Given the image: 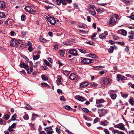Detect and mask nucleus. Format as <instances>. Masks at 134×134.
I'll list each match as a JSON object with an SVG mask.
<instances>
[{
  "instance_id": "603ef678",
  "label": "nucleus",
  "mask_w": 134,
  "mask_h": 134,
  "mask_svg": "<svg viewBox=\"0 0 134 134\" xmlns=\"http://www.w3.org/2000/svg\"><path fill=\"white\" fill-rule=\"evenodd\" d=\"M99 119V118H96L94 120V123H96L98 121Z\"/></svg>"
},
{
  "instance_id": "58836bf2",
  "label": "nucleus",
  "mask_w": 134,
  "mask_h": 134,
  "mask_svg": "<svg viewBox=\"0 0 134 134\" xmlns=\"http://www.w3.org/2000/svg\"><path fill=\"white\" fill-rule=\"evenodd\" d=\"M13 129V128L9 126L8 129V130L9 131L13 132L15 131V130Z\"/></svg>"
},
{
  "instance_id": "bb28decb",
  "label": "nucleus",
  "mask_w": 134,
  "mask_h": 134,
  "mask_svg": "<svg viewBox=\"0 0 134 134\" xmlns=\"http://www.w3.org/2000/svg\"><path fill=\"white\" fill-rule=\"evenodd\" d=\"M114 48H113V46L111 47L108 49V51L109 53H112L113 52Z\"/></svg>"
},
{
  "instance_id": "39448f33",
  "label": "nucleus",
  "mask_w": 134,
  "mask_h": 134,
  "mask_svg": "<svg viewBox=\"0 0 134 134\" xmlns=\"http://www.w3.org/2000/svg\"><path fill=\"white\" fill-rule=\"evenodd\" d=\"M44 130L47 132V134H52L54 132L51 126L44 128Z\"/></svg>"
},
{
  "instance_id": "09e8293b",
  "label": "nucleus",
  "mask_w": 134,
  "mask_h": 134,
  "mask_svg": "<svg viewBox=\"0 0 134 134\" xmlns=\"http://www.w3.org/2000/svg\"><path fill=\"white\" fill-rule=\"evenodd\" d=\"M9 118V116L8 115H6L4 116V119L6 120H8Z\"/></svg>"
},
{
  "instance_id": "49530a36",
  "label": "nucleus",
  "mask_w": 134,
  "mask_h": 134,
  "mask_svg": "<svg viewBox=\"0 0 134 134\" xmlns=\"http://www.w3.org/2000/svg\"><path fill=\"white\" fill-rule=\"evenodd\" d=\"M122 1H123L125 3H130V1L131 0H121Z\"/></svg>"
},
{
  "instance_id": "a211bd4d",
  "label": "nucleus",
  "mask_w": 134,
  "mask_h": 134,
  "mask_svg": "<svg viewBox=\"0 0 134 134\" xmlns=\"http://www.w3.org/2000/svg\"><path fill=\"white\" fill-rule=\"evenodd\" d=\"M88 85V83L87 82H84L80 84V86L81 87H85Z\"/></svg>"
},
{
  "instance_id": "5701e85b",
  "label": "nucleus",
  "mask_w": 134,
  "mask_h": 134,
  "mask_svg": "<svg viewBox=\"0 0 134 134\" xmlns=\"http://www.w3.org/2000/svg\"><path fill=\"white\" fill-rule=\"evenodd\" d=\"M76 99H77L81 101H83L84 100V98L81 96H78L76 97Z\"/></svg>"
},
{
  "instance_id": "e433bc0d",
  "label": "nucleus",
  "mask_w": 134,
  "mask_h": 134,
  "mask_svg": "<svg viewBox=\"0 0 134 134\" xmlns=\"http://www.w3.org/2000/svg\"><path fill=\"white\" fill-rule=\"evenodd\" d=\"M16 118V114L13 115L12 117V120L14 121L15 120Z\"/></svg>"
},
{
  "instance_id": "ddd939ff",
  "label": "nucleus",
  "mask_w": 134,
  "mask_h": 134,
  "mask_svg": "<svg viewBox=\"0 0 134 134\" xmlns=\"http://www.w3.org/2000/svg\"><path fill=\"white\" fill-rule=\"evenodd\" d=\"M96 10L99 14L102 13L105 10V9L102 8H97L96 9Z\"/></svg>"
},
{
  "instance_id": "864d4df0",
  "label": "nucleus",
  "mask_w": 134,
  "mask_h": 134,
  "mask_svg": "<svg viewBox=\"0 0 134 134\" xmlns=\"http://www.w3.org/2000/svg\"><path fill=\"white\" fill-rule=\"evenodd\" d=\"M10 126L13 129L15 128L16 127V124L15 123H14Z\"/></svg>"
},
{
  "instance_id": "e2e57ef3",
  "label": "nucleus",
  "mask_w": 134,
  "mask_h": 134,
  "mask_svg": "<svg viewBox=\"0 0 134 134\" xmlns=\"http://www.w3.org/2000/svg\"><path fill=\"white\" fill-rule=\"evenodd\" d=\"M39 58L36 55L33 57V59L34 60H37Z\"/></svg>"
},
{
  "instance_id": "9d476101",
  "label": "nucleus",
  "mask_w": 134,
  "mask_h": 134,
  "mask_svg": "<svg viewBox=\"0 0 134 134\" xmlns=\"http://www.w3.org/2000/svg\"><path fill=\"white\" fill-rule=\"evenodd\" d=\"M92 60L89 59H85L82 61V62L83 64H88L92 62Z\"/></svg>"
},
{
  "instance_id": "f3484780",
  "label": "nucleus",
  "mask_w": 134,
  "mask_h": 134,
  "mask_svg": "<svg viewBox=\"0 0 134 134\" xmlns=\"http://www.w3.org/2000/svg\"><path fill=\"white\" fill-rule=\"evenodd\" d=\"M12 23V20L10 19H8L5 21V24L7 25H10Z\"/></svg>"
},
{
  "instance_id": "f03ea898",
  "label": "nucleus",
  "mask_w": 134,
  "mask_h": 134,
  "mask_svg": "<svg viewBox=\"0 0 134 134\" xmlns=\"http://www.w3.org/2000/svg\"><path fill=\"white\" fill-rule=\"evenodd\" d=\"M46 18L48 21L52 25H54L56 23V20L55 18L52 16L48 15L46 16Z\"/></svg>"
},
{
  "instance_id": "0eeeda50",
  "label": "nucleus",
  "mask_w": 134,
  "mask_h": 134,
  "mask_svg": "<svg viewBox=\"0 0 134 134\" xmlns=\"http://www.w3.org/2000/svg\"><path fill=\"white\" fill-rule=\"evenodd\" d=\"M6 7L5 2L3 1H0V9L4 10Z\"/></svg>"
},
{
  "instance_id": "13d9d810",
  "label": "nucleus",
  "mask_w": 134,
  "mask_h": 134,
  "mask_svg": "<svg viewBox=\"0 0 134 134\" xmlns=\"http://www.w3.org/2000/svg\"><path fill=\"white\" fill-rule=\"evenodd\" d=\"M65 109L67 110H69L70 109L71 107L68 105H66L65 106Z\"/></svg>"
},
{
  "instance_id": "774afa93",
  "label": "nucleus",
  "mask_w": 134,
  "mask_h": 134,
  "mask_svg": "<svg viewBox=\"0 0 134 134\" xmlns=\"http://www.w3.org/2000/svg\"><path fill=\"white\" fill-rule=\"evenodd\" d=\"M116 43H118V44H120L121 45H124V43L122 42H117Z\"/></svg>"
},
{
  "instance_id": "aec40b11",
  "label": "nucleus",
  "mask_w": 134,
  "mask_h": 134,
  "mask_svg": "<svg viewBox=\"0 0 134 134\" xmlns=\"http://www.w3.org/2000/svg\"><path fill=\"white\" fill-rule=\"evenodd\" d=\"M24 9L26 12L30 13L31 8L30 7L26 6L24 8Z\"/></svg>"
},
{
  "instance_id": "c9c22d12",
  "label": "nucleus",
  "mask_w": 134,
  "mask_h": 134,
  "mask_svg": "<svg viewBox=\"0 0 134 134\" xmlns=\"http://www.w3.org/2000/svg\"><path fill=\"white\" fill-rule=\"evenodd\" d=\"M121 96L125 98H126L128 96V95L127 94H122L121 93Z\"/></svg>"
},
{
  "instance_id": "f8f14e48",
  "label": "nucleus",
  "mask_w": 134,
  "mask_h": 134,
  "mask_svg": "<svg viewBox=\"0 0 134 134\" xmlns=\"http://www.w3.org/2000/svg\"><path fill=\"white\" fill-rule=\"evenodd\" d=\"M68 52L75 56L77 55V52L75 49L70 50Z\"/></svg>"
},
{
  "instance_id": "c85d7f7f",
  "label": "nucleus",
  "mask_w": 134,
  "mask_h": 134,
  "mask_svg": "<svg viewBox=\"0 0 134 134\" xmlns=\"http://www.w3.org/2000/svg\"><path fill=\"white\" fill-rule=\"evenodd\" d=\"M5 14L3 13L0 12V17L1 18H5Z\"/></svg>"
},
{
  "instance_id": "6e6d98bb",
  "label": "nucleus",
  "mask_w": 134,
  "mask_h": 134,
  "mask_svg": "<svg viewBox=\"0 0 134 134\" xmlns=\"http://www.w3.org/2000/svg\"><path fill=\"white\" fill-rule=\"evenodd\" d=\"M104 131L106 134H109V131L107 129H105Z\"/></svg>"
},
{
  "instance_id": "ea45409f",
  "label": "nucleus",
  "mask_w": 134,
  "mask_h": 134,
  "mask_svg": "<svg viewBox=\"0 0 134 134\" xmlns=\"http://www.w3.org/2000/svg\"><path fill=\"white\" fill-rule=\"evenodd\" d=\"M129 103L131 105H132L134 103L133 100L131 99H129Z\"/></svg>"
},
{
  "instance_id": "4468645a",
  "label": "nucleus",
  "mask_w": 134,
  "mask_h": 134,
  "mask_svg": "<svg viewBox=\"0 0 134 134\" xmlns=\"http://www.w3.org/2000/svg\"><path fill=\"white\" fill-rule=\"evenodd\" d=\"M108 34V33L106 31L104 33H103L99 35V37L100 38L103 39L105 38Z\"/></svg>"
},
{
  "instance_id": "338daca9",
  "label": "nucleus",
  "mask_w": 134,
  "mask_h": 134,
  "mask_svg": "<svg viewBox=\"0 0 134 134\" xmlns=\"http://www.w3.org/2000/svg\"><path fill=\"white\" fill-rule=\"evenodd\" d=\"M57 91L59 94H60V93H62V91L61 90L59 89H58L57 90Z\"/></svg>"
},
{
  "instance_id": "de8ad7c7",
  "label": "nucleus",
  "mask_w": 134,
  "mask_h": 134,
  "mask_svg": "<svg viewBox=\"0 0 134 134\" xmlns=\"http://www.w3.org/2000/svg\"><path fill=\"white\" fill-rule=\"evenodd\" d=\"M36 11L35 10H34L31 8V11L30 13L31 14H34L36 13Z\"/></svg>"
},
{
  "instance_id": "680f3d73",
  "label": "nucleus",
  "mask_w": 134,
  "mask_h": 134,
  "mask_svg": "<svg viewBox=\"0 0 134 134\" xmlns=\"http://www.w3.org/2000/svg\"><path fill=\"white\" fill-rule=\"evenodd\" d=\"M44 63L47 66H49L50 65V63L47 60L44 61Z\"/></svg>"
},
{
  "instance_id": "cd10ccee",
  "label": "nucleus",
  "mask_w": 134,
  "mask_h": 134,
  "mask_svg": "<svg viewBox=\"0 0 134 134\" xmlns=\"http://www.w3.org/2000/svg\"><path fill=\"white\" fill-rule=\"evenodd\" d=\"M40 40L42 42H46L47 41L46 40L41 36L40 37Z\"/></svg>"
},
{
  "instance_id": "0e129e2a",
  "label": "nucleus",
  "mask_w": 134,
  "mask_h": 134,
  "mask_svg": "<svg viewBox=\"0 0 134 134\" xmlns=\"http://www.w3.org/2000/svg\"><path fill=\"white\" fill-rule=\"evenodd\" d=\"M23 58L25 59V60L26 61L27 63L29 62V60L26 56H24V57H23Z\"/></svg>"
},
{
  "instance_id": "2f4dec72",
  "label": "nucleus",
  "mask_w": 134,
  "mask_h": 134,
  "mask_svg": "<svg viewBox=\"0 0 134 134\" xmlns=\"http://www.w3.org/2000/svg\"><path fill=\"white\" fill-rule=\"evenodd\" d=\"M29 125L30 126L31 128L32 129L35 130V127L34 124L31 123Z\"/></svg>"
},
{
  "instance_id": "bf43d9fd",
  "label": "nucleus",
  "mask_w": 134,
  "mask_h": 134,
  "mask_svg": "<svg viewBox=\"0 0 134 134\" xmlns=\"http://www.w3.org/2000/svg\"><path fill=\"white\" fill-rule=\"evenodd\" d=\"M90 7L92 9L91 10H94V8H95V7L93 5H90Z\"/></svg>"
},
{
  "instance_id": "473e14b6",
  "label": "nucleus",
  "mask_w": 134,
  "mask_h": 134,
  "mask_svg": "<svg viewBox=\"0 0 134 134\" xmlns=\"http://www.w3.org/2000/svg\"><path fill=\"white\" fill-rule=\"evenodd\" d=\"M23 117L24 119L26 120H27L29 119V116L27 114H25V115L23 116Z\"/></svg>"
},
{
  "instance_id": "a878e982",
  "label": "nucleus",
  "mask_w": 134,
  "mask_h": 134,
  "mask_svg": "<svg viewBox=\"0 0 134 134\" xmlns=\"http://www.w3.org/2000/svg\"><path fill=\"white\" fill-rule=\"evenodd\" d=\"M41 77L42 80L44 81L47 80L48 79V77L44 75H42Z\"/></svg>"
},
{
  "instance_id": "4d7b16f0",
  "label": "nucleus",
  "mask_w": 134,
  "mask_h": 134,
  "mask_svg": "<svg viewBox=\"0 0 134 134\" xmlns=\"http://www.w3.org/2000/svg\"><path fill=\"white\" fill-rule=\"evenodd\" d=\"M34 48L31 47H29L28 48V50L30 52H31L34 50Z\"/></svg>"
},
{
  "instance_id": "f704fd0d",
  "label": "nucleus",
  "mask_w": 134,
  "mask_h": 134,
  "mask_svg": "<svg viewBox=\"0 0 134 134\" xmlns=\"http://www.w3.org/2000/svg\"><path fill=\"white\" fill-rule=\"evenodd\" d=\"M78 49L82 53H85L86 52V51L83 49L81 48H78Z\"/></svg>"
},
{
  "instance_id": "69168bd1",
  "label": "nucleus",
  "mask_w": 134,
  "mask_h": 134,
  "mask_svg": "<svg viewBox=\"0 0 134 134\" xmlns=\"http://www.w3.org/2000/svg\"><path fill=\"white\" fill-rule=\"evenodd\" d=\"M129 47L128 46H126V48L125 49V51L128 52L129 51Z\"/></svg>"
},
{
  "instance_id": "c03bdc74",
  "label": "nucleus",
  "mask_w": 134,
  "mask_h": 134,
  "mask_svg": "<svg viewBox=\"0 0 134 134\" xmlns=\"http://www.w3.org/2000/svg\"><path fill=\"white\" fill-rule=\"evenodd\" d=\"M105 102L104 100L103 99H100L98 100V103H101Z\"/></svg>"
},
{
  "instance_id": "a19ab883",
  "label": "nucleus",
  "mask_w": 134,
  "mask_h": 134,
  "mask_svg": "<svg viewBox=\"0 0 134 134\" xmlns=\"http://www.w3.org/2000/svg\"><path fill=\"white\" fill-rule=\"evenodd\" d=\"M61 0H56V4L57 5H59L61 3Z\"/></svg>"
},
{
  "instance_id": "423d86ee",
  "label": "nucleus",
  "mask_w": 134,
  "mask_h": 134,
  "mask_svg": "<svg viewBox=\"0 0 134 134\" xmlns=\"http://www.w3.org/2000/svg\"><path fill=\"white\" fill-rule=\"evenodd\" d=\"M117 78H118V81H119L120 80L123 81L127 80V78L125 77L122 76L120 74H118L117 75Z\"/></svg>"
},
{
  "instance_id": "8fccbe9b",
  "label": "nucleus",
  "mask_w": 134,
  "mask_h": 134,
  "mask_svg": "<svg viewBox=\"0 0 134 134\" xmlns=\"http://www.w3.org/2000/svg\"><path fill=\"white\" fill-rule=\"evenodd\" d=\"M26 108L27 109L30 110L31 109V107L28 104H27L26 107Z\"/></svg>"
},
{
  "instance_id": "a18cd8bd",
  "label": "nucleus",
  "mask_w": 134,
  "mask_h": 134,
  "mask_svg": "<svg viewBox=\"0 0 134 134\" xmlns=\"http://www.w3.org/2000/svg\"><path fill=\"white\" fill-rule=\"evenodd\" d=\"M119 131L117 130H114L113 131V133L114 134L116 133H117L118 134H119Z\"/></svg>"
},
{
  "instance_id": "72a5a7b5",
  "label": "nucleus",
  "mask_w": 134,
  "mask_h": 134,
  "mask_svg": "<svg viewBox=\"0 0 134 134\" xmlns=\"http://www.w3.org/2000/svg\"><path fill=\"white\" fill-rule=\"evenodd\" d=\"M121 34L123 36H126L127 34L126 31L125 30H122V31Z\"/></svg>"
},
{
  "instance_id": "37998d69",
  "label": "nucleus",
  "mask_w": 134,
  "mask_h": 134,
  "mask_svg": "<svg viewBox=\"0 0 134 134\" xmlns=\"http://www.w3.org/2000/svg\"><path fill=\"white\" fill-rule=\"evenodd\" d=\"M128 38L130 39H132L134 38V35H131L129 36Z\"/></svg>"
},
{
  "instance_id": "dca6fc26",
  "label": "nucleus",
  "mask_w": 134,
  "mask_h": 134,
  "mask_svg": "<svg viewBox=\"0 0 134 134\" xmlns=\"http://www.w3.org/2000/svg\"><path fill=\"white\" fill-rule=\"evenodd\" d=\"M88 10L90 14H91L93 16H95L96 15V13L94 10H90V8L88 9Z\"/></svg>"
},
{
  "instance_id": "7c9ffc66",
  "label": "nucleus",
  "mask_w": 134,
  "mask_h": 134,
  "mask_svg": "<svg viewBox=\"0 0 134 134\" xmlns=\"http://www.w3.org/2000/svg\"><path fill=\"white\" fill-rule=\"evenodd\" d=\"M97 85V84L95 82H92L90 84V86L92 87H96Z\"/></svg>"
},
{
  "instance_id": "2eb2a0df",
  "label": "nucleus",
  "mask_w": 134,
  "mask_h": 134,
  "mask_svg": "<svg viewBox=\"0 0 134 134\" xmlns=\"http://www.w3.org/2000/svg\"><path fill=\"white\" fill-rule=\"evenodd\" d=\"M59 53L61 57H63L65 53V51L62 49L59 50Z\"/></svg>"
},
{
  "instance_id": "9b49d317",
  "label": "nucleus",
  "mask_w": 134,
  "mask_h": 134,
  "mask_svg": "<svg viewBox=\"0 0 134 134\" xmlns=\"http://www.w3.org/2000/svg\"><path fill=\"white\" fill-rule=\"evenodd\" d=\"M19 66L21 68H24L27 71L29 69V67L28 65H26L24 63L23 64H20Z\"/></svg>"
},
{
  "instance_id": "f257e3e1",
  "label": "nucleus",
  "mask_w": 134,
  "mask_h": 134,
  "mask_svg": "<svg viewBox=\"0 0 134 134\" xmlns=\"http://www.w3.org/2000/svg\"><path fill=\"white\" fill-rule=\"evenodd\" d=\"M99 116L100 117L104 116L108 111V110L105 109L103 108L98 110Z\"/></svg>"
},
{
  "instance_id": "1a4fd4ad",
  "label": "nucleus",
  "mask_w": 134,
  "mask_h": 134,
  "mask_svg": "<svg viewBox=\"0 0 134 134\" xmlns=\"http://www.w3.org/2000/svg\"><path fill=\"white\" fill-rule=\"evenodd\" d=\"M69 78L71 80H76L78 79L77 75L73 73H72L70 75Z\"/></svg>"
},
{
  "instance_id": "5fc2aeb1",
  "label": "nucleus",
  "mask_w": 134,
  "mask_h": 134,
  "mask_svg": "<svg viewBox=\"0 0 134 134\" xmlns=\"http://www.w3.org/2000/svg\"><path fill=\"white\" fill-rule=\"evenodd\" d=\"M63 43L64 44L69 46L70 45V43L68 42H64Z\"/></svg>"
},
{
  "instance_id": "412c9836",
  "label": "nucleus",
  "mask_w": 134,
  "mask_h": 134,
  "mask_svg": "<svg viewBox=\"0 0 134 134\" xmlns=\"http://www.w3.org/2000/svg\"><path fill=\"white\" fill-rule=\"evenodd\" d=\"M111 98L113 99H115L116 98L117 96L116 94H109Z\"/></svg>"
},
{
  "instance_id": "c756f323",
  "label": "nucleus",
  "mask_w": 134,
  "mask_h": 134,
  "mask_svg": "<svg viewBox=\"0 0 134 134\" xmlns=\"http://www.w3.org/2000/svg\"><path fill=\"white\" fill-rule=\"evenodd\" d=\"M69 71L65 70L63 72V73L65 76H68L69 74Z\"/></svg>"
},
{
  "instance_id": "052dcab7",
  "label": "nucleus",
  "mask_w": 134,
  "mask_h": 134,
  "mask_svg": "<svg viewBox=\"0 0 134 134\" xmlns=\"http://www.w3.org/2000/svg\"><path fill=\"white\" fill-rule=\"evenodd\" d=\"M61 2L62 3L63 5H66V4L65 0H61Z\"/></svg>"
},
{
  "instance_id": "20e7f679",
  "label": "nucleus",
  "mask_w": 134,
  "mask_h": 134,
  "mask_svg": "<svg viewBox=\"0 0 134 134\" xmlns=\"http://www.w3.org/2000/svg\"><path fill=\"white\" fill-rule=\"evenodd\" d=\"M100 81L101 83L105 84H107L109 83V79L104 77L101 78Z\"/></svg>"
},
{
  "instance_id": "393cba45",
  "label": "nucleus",
  "mask_w": 134,
  "mask_h": 134,
  "mask_svg": "<svg viewBox=\"0 0 134 134\" xmlns=\"http://www.w3.org/2000/svg\"><path fill=\"white\" fill-rule=\"evenodd\" d=\"M33 71V68L32 67H30L29 68V70L27 71V73L29 74H30Z\"/></svg>"
},
{
  "instance_id": "7ed1b4c3",
  "label": "nucleus",
  "mask_w": 134,
  "mask_h": 134,
  "mask_svg": "<svg viewBox=\"0 0 134 134\" xmlns=\"http://www.w3.org/2000/svg\"><path fill=\"white\" fill-rule=\"evenodd\" d=\"M19 43L18 41L16 39H12L10 42V46L13 47H16Z\"/></svg>"
},
{
  "instance_id": "4be33fe9",
  "label": "nucleus",
  "mask_w": 134,
  "mask_h": 134,
  "mask_svg": "<svg viewBox=\"0 0 134 134\" xmlns=\"http://www.w3.org/2000/svg\"><path fill=\"white\" fill-rule=\"evenodd\" d=\"M61 78L60 77L58 78L57 80V83L58 85H60L62 84V83L61 82Z\"/></svg>"
},
{
  "instance_id": "6e6552de",
  "label": "nucleus",
  "mask_w": 134,
  "mask_h": 134,
  "mask_svg": "<svg viewBox=\"0 0 134 134\" xmlns=\"http://www.w3.org/2000/svg\"><path fill=\"white\" fill-rule=\"evenodd\" d=\"M116 22L114 18L113 17H111L109 20V23L108 25H115Z\"/></svg>"
},
{
  "instance_id": "79ce46f5",
  "label": "nucleus",
  "mask_w": 134,
  "mask_h": 134,
  "mask_svg": "<svg viewBox=\"0 0 134 134\" xmlns=\"http://www.w3.org/2000/svg\"><path fill=\"white\" fill-rule=\"evenodd\" d=\"M21 20L23 21H24L25 19V16L24 15H23L21 16Z\"/></svg>"
},
{
  "instance_id": "4c0bfd02",
  "label": "nucleus",
  "mask_w": 134,
  "mask_h": 134,
  "mask_svg": "<svg viewBox=\"0 0 134 134\" xmlns=\"http://www.w3.org/2000/svg\"><path fill=\"white\" fill-rule=\"evenodd\" d=\"M83 111L85 112L88 113L89 112V110L87 108H84L82 109Z\"/></svg>"
},
{
  "instance_id": "b1692460",
  "label": "nucleus",
  "mask_w": 134,
  "mask_h": 134,
  "mask_svg": "<svg viewBox=\"0 0 134 134\" xmlns=\"http://www.w3.org/2000/svg\"><path fill=\"white\" fill-rule=\"evenodd\" d=\"M117 127L122 130H124L125 129V127L122 125L119 124L117 126Z\"/></svg>"
},
{
  "instance_id": "6ab92c4d",
  "label": "nucleus",
  "mask_w": 134,
  "mask_h": 134,
  "mask_svg": "<svg viewBox=\"0 0 134 134\" xmlns=\"http://www.w3.org/2000/svg\"><path fill=\"white\" fill-rule=\"evenodd\" d=\"M88 55L89 57L92 58H97V57L95 54L92 53L89 54Z\"/></svg>"
},
{
  "instance_id": "3c124183",
  "label": "nucleus",
  "mask_w": 134,
  "mask_h": 134,
  "mask_svg": "<svg viewBox=\"0 0 134 134\" xmlns=\"http://www.w3.org/2000/svg\"><path fill=\"white\" fill-rule=\"evenodd\" d=\"M60 100H63L64 101H65V98L63 96H62L60 97Z\"/></svg>"
}]
</instances>
